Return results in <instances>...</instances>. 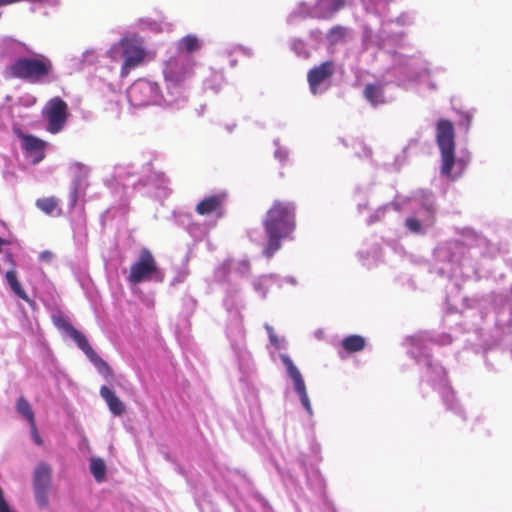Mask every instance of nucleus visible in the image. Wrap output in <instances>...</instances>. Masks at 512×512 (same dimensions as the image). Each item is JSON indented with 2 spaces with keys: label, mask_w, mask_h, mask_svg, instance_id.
Segmentation results:
<instances>
[{
  "label": "nucleus",
  "mask_w": 512,
  "mask_h": 512,
  "mask_svg": "<svg viewBox=\"0 0 512 512\" xmlns=\"http://www.w3.org/2000/svg\"><path fill=\"white\" fill-rule=\"evenodd\" d=\"M9 78L19 79L29 84H47L54 79L52 60L43 54L21 56L6 68Z\"/></svg>",
  "instance_id": "f03ea898"
},
{
  "label": "nucleus",
  "mask_w": 512,
  "mask_h": 512,
  "mask_svg": "<svg viewBox=\"0 0 512 512\" xmlns=\"http://www.w3.org/2000/svg\"><path fill=\"white\" fill-rule=\"evenodd\" d=\"M16 410L25 419H27L28 423H32L35 421V416L32 407L25 397L21 396L18 398L16 403Z\"/></svg>",
  "instance_id": "4be33fe9"
},
{
  "label": "nucleus",
  "mask_w": 512,
  "mask_h": 512,
  "mask_svg": "<svg viewBox=\"0 0 512 512\" xmlns=\"http://www.w3.org/2000/svg\"><path fill=\"white\" fill-rule=\"evenodd\" d=\"M35 205L47 215L60 216L62 214L60 201L55 196L39 198L36 200Z\"/></svg>",
  "instance_id": "dca6fc26"
},
{
  "label": "nucleus",
  "mask_w": 512,
  "mask_h": 512,
  "mask_svg": "<svg viewBox=\"0 0 512 512\" xmlns=\"http://www.w3.org/2000/svg\"><path fill=\"white\" fill-rule=\"evenodd\" d=\"M22 147L32 157V163L38 164L45 158L47 142L31 134H21Z\"/></svg>",
  "instance_id": "ddd939ff"
},
{
  "label": "nucleus",
  "mask_w": 512,
  "mask_h": 512,
  "mask_svg": "<svg viewBox=\"0 0 512 512\" xmlns=\"http://www.w3.org/2000/svg\"><path fill=\"white\" fill-rule=\"evenodd\" d=\"M159 94L158 84L146 79L136 80L128 89V98L134 106H146L155 103Z\"/></svg>",
  "instance_id": "1a4fd4ad"
},
{
  "label": "nucleus",
  "mask_w": 512,
  "mask_h": 512,
  "mask_svg": "<svg viewBox=\"0 0 512 512\" xmlns=\"http://www.w3.org/2000/svg\"><path fill=\"white\" fill-rule=\"evenodd\" d=\"M341 345L345 351L355 353L364 349L366 341L365 338L360 335H350L342 340Z\"/></svg>",
  "instance_id": "6ab92c4d"
},
{
  "label": "nucleus",
  "mask_w": 512,
  "mask_h": 512,
  "mask_svg": "<svg viewBox=\"0 0 512 512\" xmlns=\"http://www.w3.org/2000/svg\"><path fill=\"white\" fill-rule=\"evenodd\" d=\"M29 425H30V429H31V435H32V438H33V441L35 442V444L38 446L43 445V440L38 433V430L36 427V422L34 421L32 423H29Z\"/></svg>",
  "instance_id": "a878e982"
},
{
  "label": "nucleus",
  "mask_w": 512,
  "mask_h": 512,
  "mask_svg": "<svg viewBox=\"0 0 512 512\" xmlns=\"http://www.w3.org/2000/svg\"><path fill=\"white\" fill-rule=\"evenodd\" d=\"M49 257V253L48 252H45L42 254V258H48Z\"/></svg>",
  "instance_id": "2f4dec72"
},
{
  "label": "nucleus",
  "mask_w": 512,
  "mask_h": 512,
  "mask_svg": "<svg viewBox=\"0 0 512 512\" xmlns=\"http://www.w3.org/2000/svg\"><path fill=\"white\" fill-rule=\"evenodd\" d=\"M119 44L122 47V56L124 58L120 75L121 77H127L133 69L144 62L147 53L142 42L136 38H123Z\"/></svg>",
  "instance_id": "0eeeda50"
},
{
  "label": "nucleus",
  "mask_w": 512,
  "mask_h": 512,
  "mask_svg": "<svg viewBox=\"0 0 512 512\" xmlns=\"http://www.w3.org/2000/svg\"><path fill=\"white\" fill-rule=\"evenodd\" d=\"M436 142L441 154V174L455 180L464 170V162L455 158L454 125L450 120L440 119L436 125Z\"/></svg>",
  "instance_id": "7ed1b4c3"
},
{
  "label": "nucleus",
  "mask_w": 512,
  "mask_h": 512,
  "mask_svg": "<svg viewBox=\"0 0 512 512\" xmlns=\"http://www.w3.org/2000/svg\"><path fill=\"white\" fill-rule=\"evenodd\" d=\"M70 198H71V206L74 207L76 205V203H77V200H78V189H77V187H75L73 189V191L71 192Z\"/></svg>",
  "instance_id": "cd10ccee"
},
{
  "label": "nucleus",
  "mask_w": 512,
  "mask_h": 512,
  "mask_svg": "<svg viewBox=\"0 0 512 512\" xmlns=\"http://www.w3.org/2000/svg\"><path fill=\"white\" fill-rule=\"evenodd\" d=\"M405 226L413 233L421 232L420 221L415 217H409L405 221Z\"/></svg>",
  "instance_id": "393cba45"
},
{
  "label": "nucleus",
  "mask_w": 512,
  "mask_h": 512,
  "mask_svg": "<svg viewBox=\"0 0 512 512\" xmlns=\"http://www.w3.org/2000/svg\"><path fill=\"white\" fill-rule=\"evenodd\" d=\"M263 227L267 238L263 254L271 258L281 248V241L291 238L296 228L294 203L275 200L266 212Z\"/></svg>",
  "instance_id": "f257e3e1"
},
{
  "label": "nucleus",
  "mask_w": 512,
  "mask_h": 512,
  "mask_svg": "<svg viewBox=\"0 0 512 512\" xmlns=\"http://www.w3.org/2000/svg\"><path fill=\"white\" fill-rule=\"evenodd\" d=\"M282 363L285 365L290 378L294 383L296 392L298 393L301 403L305 410L312 415V407L307 394L306 385L298 368L294 365L293 361L287 355L281 356Z\"/></svg>",
  "instance_id": "9b49d317"
},
{
  "label": "nucleus",
  "mask_w": 512,
  "mask_h": 512,
  "mask_svg": "<svg viewBox=\"0 0 512 512\" xmlns=\"http://www.w3.org/2000/svg\"><path fill=\"white\" fill-rule=\"evenodd\" d=\"M344 5V0H317L318 8L330 14L339 11L344 7Z\"/></svg>",
  "instance_id": "5701e85b"
},
{
  "label": "nucleus",
  "mask_w": 512,
  "mask_h": 512,
  "mask_svg": "<svg viewBox=\"0 0 512 512\" xmlns=\"http://www.w3.org/2000/svg\"><path fill=\"white\" fill-rule=\"evenodd\" d=\"M42 113L47 120V131L56 134L64 128L67 122L68 105L60 97H53L46 103Z\"/></svg>",
  "instance_id": "6e6552de"
},
{
  "label": "nucleus",
  "mask_w": 512,
  "mask_h": 512,
  "mask_svg": "<svg viewBox=\"0 0 512 512\" xmlns=\"http://www.w3.org/2000/svg\"><path fill=\"white\" fill-rule=\"evenodd\" d=\"M5 278L7 283L9 284L11 290L22 300L26 302H30V298L27 293L22 288L20 282L17 279V273L15 270H8L5 274Z\"/></svg>",
  "instance_id": "a211bd4d"
},
{
  "label": "nucleus",
  "mask_w": 512,
  "mask_h": 512,
  "mask_svg": "<svg viewBox=\"0 0 512 512\" xmlns=\"http://www.w3.org/2000/svg\"><path fill=\"white\" fill-rule=\"evenodd\" d=\"M336 71L334 61L327 60L321 64L311 68L307 74V81L309 83L310 90L313 94L318 92L319 86L330 79Z\"/></svg>",
  "instance_id": "f8f14e48"
},
{
  "label": "nucleus",
  "mask_w": 512,
  "mask_h": 512,
  "mask_svg": "<svg viewBox=\"0 0 512 512\" xmlns=\"http://www.w3.org/2000/svg\"><path fill=\"white\" fill-rule=\"evenodd\" d=\"M269 332H270V340L272 343H277V337L273 334V331L271 328H269Z\"/></svg>",
  "instance_id": "c756f323"
},
{
  "label": "nucleus",
  "mask_w": 512,
  "mask_h": 512,
  "mask_svg": "<svg viewBox=\"0 0 512 512\" xmlns=\"http://www.w3.org/2000/svg\"><path fill=\"white\" fill-rule=\"evenodd\" d=\"M364 97L372 106L385 103L383 88L377 84H367L364 89Z\"/></svg>",
  "instance_id": "f3484780"
},
{
  "label": "nucleus",
  "mask_w": 512,
  "mask_h": 512,
  "mask_svg": "<svg viewBox=\"0 0 512 512\" xmlns=\"http://www.w3.org/2000/svg\"><path fill=\"white\" fill-rule=\"evenodd\" d=\"M201 48V43L197 36L195 35H186L182 37L178 42V49L183 50L187 53H193L198 51Z\"/></svg>",
  "instance_id": "aec40b11"
},
{
  "label": "nucleus",
  "mask_w": 512,
  "mask_h": 512,
  "mask_svg": "<svg viewBox=\"0 0 512 512\" xmlns=\"http://www.w3.org/2000/svg\"><path fill=\"white\" fill-rule=\"evenodd\" d=\"M52 469L44 462L39 463L33 473L35 499L41 508L48 504V491L51 486Z\"/></svg>",
  "instance_id": "9d476101"
},
{
  "label": "nucleus",
  "mask_w": 512,
  "mask_h": 512,
  "mask_svg": "<svg viewBox=\"0 0 512 512\" xmlns=\"http://www.w3.org/2000/svg\"><path fill=\"white\" fill-rule=\"evenodd\" d=\"M226 195L224 193L214 194L202 199L195 207L199 215H209L212 213L221 214Z\"/></svg>",
  "instance_id": "4468645a"
},
{
  "label": "nucleus",
  "mask_w": 512,
  "mask_h": 512,
  "mask_svg": "<svg viewBox=\"0 0 512 512\" xmlns=\"http://www.w3.org/2000/svg\"><path fill=\"white\" fill-rule=\"evenodd\" d=\"M90 471L96 482H102L106 475V465L104 460L92 457L90 459Z\"/></svg>",
  "instance_id": "412c9836"
},
{
  "label": "nucleus",
  "mask_w": 512,
  "mask_h": 512,
  "mask_svg": "<svg viewBox=\"0 0 512 512\" xmlns=\"http://www.w3.org/2000/svg\"><path fill=\"white\" fill-rule=\"evenodd\" d=\"M193 67L190 57H171L165 62L163 76L166 89L175 100L182 96V87L192 77Z\"/></svg>",
  "instance_id": "20e7f679"
},
{
  "label": "nucleus",
  "mask_w": 512,
  "mask_h": 512,
  "mask_svg": "<svg viewBox=\"0 0 512 512\" xmlns=\"http://www.w3.org/2000/svg\"><path fill=\"white\" fill-rule=\"evenodd\" d=\"M4 244H7V241H5L4 239H2L0 237V252L2 251V247H3Z\"/></svg>",
  "instance_id": "7c9ffc66"
},
{
  "label": "nucleus",
  "mask_w": 512,
  "mask_h": 512,
  "mask_svg": "<svg viewBox=\"0 0 512 512\" xmlns=\"http://www.w3.org/2000/svg\"><path fill=\"white\" fill-rule=\"evenodd\" d=\"M423 207L426 209V211L431 215V217L433 218V213H434V204L431 202V203H428V204H424Z\"/></svg>",
  "instance_id": "c85d7f7f"
},
{
  "label": "nucleus",
  "mask_w": 512,
  "mask_h": 512,
  "mask_svg": "<svg viewBox=\"0 0 512 512\" xmlns=\"http://www.w3.org/2000/svg\"><path fill=\"white\" fill-rule=\"evenodd\" d=\"M163 273L159 269L154 255L148 248H142L137 260L130 266L127 280L131 284L144 281H162Z\"/></svg>",
  "instance_id": "423d86ee"
},
{
  "label": "nucleus",
  "mask_w": 512,
  "mask_h": 512,
  "mask_svg": "<svg viewBox=\"0 0 512 512\" xmlns=\"http://www.w3.org/2000/svg\"><path fill=\"white\" fill-rule=\"evenodd\" d=\"M346 35V29L342 26H335L328 32L327 38L330 44H336Z\"/></svg>",
  "instance_id": "b1692460"
},
{
  "label": "nucleus",
  "mask_w": 512,
  "mask_h": 512,
  "mask_svg": "<svg viewBox=\"0 0 512 512\" xmlns=\"http://www.w3.org/2000/svg\"><path fill=\"white\" fill-rule=\"evenodd\" d=\"M100 396L105 400L110 412L115 416H121L125 413L124 403L116 396V394L107 386L100 388Z\"/></svg>",
  "instance_id": "2eb2a0df"
},
{
  "label": "nucleus",
  "mask_w": 512,
  "mask_h": 512,
  "mask_svg": "<svg viewBox=\"0 0 512 512\" xmlns=\"http://www.w3.org/2000/svg\"><path fill=\"white\" fill-rule=\"evenodd\" d=\"M55 324L58 328L63 329L67 334L74 340L79 349L83 351L86 357L96 367L98 372L107 380L111 381L114 377V373L110 365L102 359L95 350L89 344L86 336L73 327L67 320L58 318L55 320Z\"/></svg>",
  "instance_id": "39448f33"
},
{
  "label": "nucleus",
  "mask_w": 512,
  "mask_h": 512,
  "mask_svg": "<svg viewBox=\"0 0 512 512\" xmlns=\"http://www.w3.org/2000/svg\"><path fill=\"white\" fill-rule=\"evenodd\" d=\"M0 512H12L8 503L6 502V500L4 498V492L1 487H0Z\"/></svg>",
  "instance_id": "bb28decb"
}]
</instances>
